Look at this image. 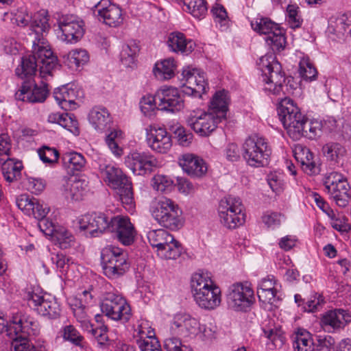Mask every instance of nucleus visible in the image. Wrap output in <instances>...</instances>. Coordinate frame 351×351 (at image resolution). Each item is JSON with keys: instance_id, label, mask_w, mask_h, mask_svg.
Here are the masks:
<instances>
[{"instance_id": "cd10ccee", "label": "nucleus", "mask_w": 351, "mask_h": 351, "mask_svg": "<svg viewBox=\"0 0 351 351\" xmlns=\"http://www.w3.org/2000/svg\"><path fill=\"white\" fill-rule=\"evenodd\" d=\"M295 160L300 163L302 170L308 175L313 176L318 174L319 164L314 158L313 154L310 149L302 145H297L293 149Z\"/></svg>"}, {"instance_id": "680f3d73", "label": "nucleus", "mask_w": 351, "mask_h": 351, "mask_svg": "<svg viewBox=\"0 0 351 351\" xmlns=\"http://www.w3.org/2000/svg\"><path fill=\"white\" fill-rule=\"evenodd\" d=\"M152 185L156 191L165 192L171 190L173 186V181L167 176L158 174L154 177Z\"/></svg>"}, {"instance_id": "a18cd8bd", "label": "nucleus", "mask_w": 351, "mask_h": 351, "mask_svg": "<svg viewBox=\"0 0 351 351\" xmlns=\"http://www.w3.org/2000/svg\"><path fill=\"white\" fill-rule=\"evenodd\" d=\"M123 301H125V298L121 295L114 292H106L101 303V310L103 313L108 315Z\"/></svg>"}, {"instance_id": "09e8293b", "label": "nucleus", "mask_w": 351, "mask_h": 351, "mask_svg": "<svg viewBox=\"0 0 351 351\" xmlns=\"http://www.w3.org/2000/svg\"><path fill=\"white\" fill-rule=\"evenodd\" d=\"M138 51L135 45H124L120 53L121 63L126 67H132L135 63L136 56Z\"/></svg>"}, {"instance_id": "473e14b6", "label": "nucleus", "mask_w": 351, "mask_h": 351, "mask_svg": "<svg viewBox=\"0 0 351 351\" xmlns=\"http://www.w3.org/2000/svg\"><path fill=\"white\" fill-rule=\"evenodd\" d=\"M348 322L346 311L335 309L326 312L321 319V324L325 330L330 332L343 328Z\"/></svg>"}, {"instance_id": "ea45409f", "label": "nucleus", "mask_w": 351, "mask_h": 351, "mask_svg": "<svg viewBox=\"0 0 351 351\" xmlns=\"http://www.w3.org/2000/svg\"><path fill=\"white\" fill-rule=\"evenodd\" d=\"M69 304L77 321L80 323L81 327L84 330L90 328L91 323L90 317L87 313V307L82 304V299L70 298Z\"/></svg>"}, {"instance_id": "aec40b11", "label": "nucleus", "mask_w": 351, "mask_h": 351, "mask_svg": "<svg viewBox=\"0 0 351 351\" xmlns=\"http://www.w3.org/2000/svg\"><path fill=\"white\" fill-rule=\"evenodd\" d=\"M111 217L103 213H92L82 215L79 219V226L81 230L85 231L86 236L90 237H99L105 231L109 230Z\"/></svg>"}, {"instance_id": "1a4fd4ad", "label": "nucleus", "mask_w": 351, "mask_h": 351, "mask_svg": "<svg viewBox=\"0 0 351 351\" xmlns=\"http://www.w3.org/2000/svg\"><path fill=\"white\" fill-rule=\"evenodd\" d=\"M218 214L221 223L227 228L234 229L245 221V207L238 197L228 195L219 204Z\"/></svg>"}, {"instance_id": "c756f323", "label": "nucleus", "mask_w": 351, "mask_h": 351, "mask_svg": "<svg viewBox=\"0 0 351 351\" xmlns=\"http://www.w3.org/2000/svg\"><path fill=\"white\" fill-rule=\"evenodd\" d=\"M178 163L183 171L192 177H202L207 171V166L204 160L193 154H182Z\"/></svg>"}, {"instance_id": "f3484780", "label": "nucleus", "mask_w": 351, "mask_h": 351, "mask_svg": "<svg viewBox=\"0 0 351 351\" xmlns=\"http://www.w3.org/2000/svg\"><path fill=\"white\" fill-rule=\"evenodd\" d=\"M200 324L188 313H177L169 326V337L166 339H179L195 336L200 329Z\"/></svg>"}, {"instance_id": "412c9836", "label": "nucleus", "mask_w": 351, "mask_h": 351, "mask_svg": "<svg viewBox=\"0 0 351 351\" xmlns=\"http://www.w3.org/2000/svg\"><path fill=\"white\" fill-rule=\"evenodd\" d=\"M84 23L75 15H64L58 21V28L61 32L60 39L66 43H75L84 34Z\"/></svg>"}, {"instance_id": "7ed1b4c3", "label": "nucleus", "mask_w": 351, "mask_h": 351, "mask_svg": "<svg viewBox=\"0 0 351 351\" xmlns=\"http://www.w3.org/2000/svg\"><path fill=\"white\" fill-rule=\"evenodd\" d=\"M191 288L195 302L199 307L213 310L221 304V290L212 280L210 273L200 271L191 279Z\"/></svg>"}, {"instance_id": "69168bd1", "label": "nucleus", "mask_w": 351, "mask_h": 351, "mask_svg": "<svg viewBox=\"0 0 351 351\" xmlns=\"http://www.w3.org/2000/svg\"><path fill=\"white\" fill-rule=\"evenodd\" d=\"M63 338L71 342L75 346H81L83 337L80 332L71 325L66 326L64 328Z\"/></svg>"}, {"instance_id": "338daca9", "label": "nucleus", "mask_w": 351, "mask_h": 351, "mask_svg": "<svg viewBox=\"0 0 351 351\" xmlns=\"http://www.w3.org/2000/svg\"><path fill=\"white\" fill-rule=\"evenodd\" d=\"M84 330L90 334L100 344H104L108 341L107 326L104 325L94 328V326L91 324L90 328H86Z\"/></svg>"}, {"instance_id": "5701e85b", "label": "nucleus", "mask_w": 351, "mask_h": 351, "mask_svg": "<svg viewBox=\"0 0 351 351\" xmlns=\"http://www.w3.org/2000/svg\"><path fill=\"white\" fill-rule=\"evenodd\" d=\"M145 131L147 144L152 151L165 154L171 149V136L165 128L151 125L145 129Z\"/></svg>"}, {"instance_id": "a211bd4d", "label": "nucleus", "mask_w": 351, "mask_h": 351, "mask_svg": "<svg viewBox=\"0 0 351 351\" xmlns=\"http://www.w3.org/2000/svg\"><path fill=\"white\" fill-rule=\"evenodd\" d=\"M182 75V80L185 81L182 89V92L184 95L201 97L202 95L205 93L206 89L208 88L205 73L197 69L184 68Z\"/></svg>"}, {"instance_id": "a878e982", "label": "nucleus", "mask_w": 351, "mask_h": 351, "mask_svg": "<svg viewBox=\"0 0 351 351\" xmlns=\"http://www.w3.org/2000/svg\"><path fill=\"white\" fill-rule=\"evenodd\" d=\"M49 94L47 84L43 82L38 86L31 82H23L21 88L15 93V99L18 101L28 103H43Z\"/></svg>"}, {"instance_id": "f704fd0d", "label": "nucleus", "mask_w": 351, "mask_h": 351, "mask_svg": "<svg viewBox=\"0 0 351 351\" xmlns=\"http://www.w3.org/2000/svg\"><path fill=\"white\" fill-rule=\"evenodd\" d=\"M88 119L92 126L99 132L106 131L112 123L110 113L105 108L95 107L88 115Z\"/></svg>"}, {"instance_id": "49530a36", "label": "nucleus", "mask_w": 351, "mask_h": 351, "mask_svg": "<svg viewBox=\"0 0 351 351\" xmlns=\"http://www.w3.org/2000/svg\"><path fill=\"white\" fill-rule=\"evenodd\" d=\"M106 316L112 320L119 321L121 323H126L132 317L131 308L125 300L123 302L113 310V312L111 311Z\"/></svg>"}, {"instance_id": "c85d7f7f", "label": "nucleus", "mask_w": 351, "mask_h": 351, "mask_svg": "<svg viewBox=\"0 0 351 351\" xmlns=\"http://www.w3.org/2000/svg\"><path fill=\"white\" fill-rule=\"evenodd\" d=\"M36 15H41L44 16L47 19V23L49 24L47 15L45 12L36 13L32 16L28 14L27 8L25 7H21L10 13L5 12L3 16V20L7 21L10 19L13 24H16L18 26L21 27H25L29 25V32L28 33V35L29 36V39L32 40H35V34H34V31H33L32 25Z\"/></svg>"}, {"instance_id": "c9c22d12", "label": "nucleus", "mask_w": 351, "mask_h": 351, "mask_svg": "<svg viewBox=\"0 0 351 351\" xmlns=\"http://www.w3.org/2000/svg\"><path fill=\"white\" fill-rule=\"evenodd\" d=\"M88 190V182L85 180L71 179L64 185V193L67 199L81 200Z\"/></svg>"}, {"instance_id": "b1692460", "label": "nucleus", "mask_w": 351, "mask_h": 351, "mask_svg": "<svg viewBox=\"0 0 351 351\" xmlns=\"http://www.w3.org/2000/svg\"><path fill=\"white\" fill-rule=\"evenodd\" d=\"M109 232H114L119 242L124 245H131L136 234L134 225L127 216L111 217Z\"/></svg>"}, {"instance_id": "3c124183", "label": "nucleus", "mask_w": 351, "mask_h": 351, "mask_svg": "<svg viewBox=\"0 0 351 351\" xmlns=\"http://www.w3.org/2000/svg\"><path fill=\"white\" fill-rule=\"evenodd\" d=\"M284 220V216L276 212L267 211L263 214L262 221L263 223L271 229L278 228Z\"/></svg>"}, {"instance_id": "bb28decb", "label": "nucleus", "mask_w": 351, "mask_h": 351, "mask_svg": "<svg viewBox=\"0 0 351 351\" xmlns=\"http://www.w3.org/2000/svg\"><path fill=\"white\" fill-rule=\"evenodd\" d=\"M16 205L25 215L33 216L36 219L46 217L49 212V207L44 202L26 195H22L16 199Z\"/></svg>"}, {"instance_id": "dca6fc26", "label": "nucleus", "mask_w": 351, "mask_h": 351, "mask_svg": "<svg viewBox=\"0 0 351 351\" xmlns=\"http://www.w3.org/2000/svg\"><path fill=\"white\" fill-rule=\"evenodd\" d=\"M38 332V325L34 319L29 315L12 313L10 324L6 328V335L10 339L27 338L36 335Z\"/></svg>"}, {"instance_id": "9b49d317", "label": "nucleus", "mask_w": 351, "mask_h": 351, "mask_svg": "<svg viewBox=\"0 0 351 351\" xmlns=\"http://www.w3.org/2000/svg\"><path fill=\"white\" fill-rule=\"evenodd\" d=\"M150 245L156 248L158 255L165 259H176L182 250L180 243L173 236L163 229L152 230L147 232Z\"/></svg>"}, {"instance_id": "2f4dec72", "label": "nucleus", "mask_w": 351, "mask_h": 351, "mask_svg": "<svg viewBox=\"0 0 351 351\" xmlns=\"http://www.w3.org/2000/svg\"><path fill=\"white\" fill-rule=\"evenodd\" d=\"M79 94V90L68 84L56 88L53 91V97L62 109L71 110L75 108V100Z\"/></svg>"}, {"instance_id": "0e129e2a", "label": "nucleus", "mask_w": 351, "mask_h": 351, "mask_svg": "<svg viewBox=\"0 0 351 351\" xmlns=\"http://www.w3.org/2000/svg\"><path fill=\"white\" fill-rule=\"evenodd\" d=\"M38 155L43 162L53 164L58 161L59 154L55 148L44 147L39 149Z\"/></svg>"}, {"instance_id": "79ce46f5", "label": "nucleus", "mask_w": 351, "mask_h": 351, "mask_svg": "<svg viewBox=\"0 0 351 351\" xmlns=\"http://www.w3.org/2000/svg\"><path fill=\"white\" fill-rule=\"evenodd\" d=\"M64 58V63L70 69L76 70L88 62L89 56L86 50L75 49L69 51Z\"/></svg>"}, {"instance_id": "e433bc0d", "label": "nucleus", "mask_w": 351, "mask_h": 351, "mask_svg": "<svg viewBox=\"0 0 351 351\" xmlns=\"http://www.w3.org/2000/svg\"><path fill=\"white\" fill-rule=\"evenodd\" d=\"M104 138V141L108 149L117 157L123 154L121 147V142L124 138L123 132L119 128H108Z\"/></svg>"}, {"instance_id": "6e6552de", "label": "nucleus", "mask_w": 351, "mask_h": 351, "mask_svg": "<svg viewBox=\"0 0 351 351\" xmlns=\"http://www.w3.org/2000/svg\"><path fill=\"white\" fill-rule=\"evenodd\" d=\"M242 149L243 158L250 166L260 167L268 165L271 149L265 138L257 134L250 136L243 144Z\"/></svg>"}, {"instance_id": "f03ea898", "label": "nucleus", "mask_w": 351, "mask_h": 351, "mask_svg": "<svg viewBox=\"0 0 351 351\" xmlns=\"http://www.w3.org/2000/svg\"><path fill=\"white\" fill-rule=\"evenodd\" d=\"M229 100L228 91L222 90L216 92L208 111L191 112L186 117L187 125L199 136L210 135L215 130L217 125L226 119Z\"/></svg>"}, {"instance_id": "864d4df0", "label": "nucleus", "mask_w": 351, "mask_h": 351, "mask_svg": "<svg viewBox=\"0 0 351 351\" xmlns=\"http://www.w3.org/2000/svg\"><path fill=\"white\" fill-rule=\"evenodd\" d=\"M328 215L331 219L332 227L339 232H346L349 230L348 219L342 215L334 213L332 210H329Z\"/></svg>"}, {"instance_id": "5fc2aeb1", "label": "nucleus", "mask_w": 351, "mask_h": 351, "mask_svg": "<svg viewBox=\"0 0 351 351\" xmlns=\"http://www.w3.org/2000/svg\"><path fill=\"white\" fill-rule=\"evenodd\" d=\"M325 300L320 293H315L304 304L303 308L307 312H315L319 311L324 304Z\"/></svg>"}, {"instance_id": "6e6d98bb", "label": "nucleus", "mask_w": 351, "mask_h": 351, "mask_svg": "<svg viewBox=\"0 0 351 351\" xmlns=\"http://www.w3.org/2000/svg\"><path fill=\"white\" fill-rule=\"evenodd\" d=\"M51 261L55 265L57 271L61 274H64L69 267L71 260L62 253H57L51 254Z\"/></svg>"}, {"instance_id": "de8ad7c7", "label": "nucleus", "mask_w": 351, "mask_h": 351, "mask_svg": "<svg viewBox=\"0 0 351 351\" xmlns=\"http://www.w3.org/2000/svg\"><path fill=\"white\" fill-rule=\"evenodd\" d=\"M299 73L304 80L312 81L315 79L317 72L308 57L304 56L300 59Z\"/></svg>"}, {"instance_id": "4c0bfd02", "label": "nucleus", "mask_w": 351, "mask_h": 351, "mask_svg": "<svg viewBox=\"0 0 351 351\" xmlns=\"http://www.w3.org/2000/svg\"><path fill=\"white\" fill-rule=\"evenodd\" d=\"M1 162L2 174L8 182L11 183L21 179V171L23 168L21 161L6 158Z\"/></svg>"}, {"instance_id": "20e7f679", "label": "nucleus", "mask_w": 351, "mask_h": 351, "mask_svg": "<svg viewBox=\"0 0 351 351\" xmlns=\"http://www.w3.org/2000/svg\"><path fill=\"white\" fill-rule=\"evenodd\" d=\"M99 171L105 182L116 190L124 208L129 212H133L134 201L132 183L128 177L119 168L111 164L100 163Z\"/></svg>"}, {"instance_id": "423d86ee", "label": "nucleus", "mask_w": 351, "mask_h": 351, "mask_svg": "<svg viewBox=\"0 0 351 351\" xmlns=\"http://www.w3.org/2000/svg\"><path fill=\"white\" fill-rule=\"evenodd\" d=\"M151 213L160 226L171 230H177L183 226L182 212L178 204L170 199L162 197L154 202Z\"/></svg>"}, {"instance_id": "6ab92c4d", "label": "nucleus", "mask_w": 351, "mask_h": 351, "mask_svg": "<svg viewBox=\"0 0 351 351\" xmlns=\"http://www.w3.org/2000/svg\"><path fill=\"white\" fill-rule=\"evenodd\" d=\"M93 14L98 17L99 21L110 26L116 27L123 21L121 8L108 0H93Z\"/></svg>"}, {"instance_id": "bf43d9fd", "label": "nucleus", "mask_w": 351, "mask_h": 351, "mask_svg": "<svg viewBox=\"0 0 351 351\" xmlns=\"http://www.w3.org/2000/svg\"><path fill=\"white\" fill-rule=\"evenodd\" d=\"M156 96H154L151 94H147L144 95L141 99L139 105L141 110V112L145 116H150L152 112L157 108L156 102Z\"/></svg>"}, {"instance_id": "9d476101", "label": "nucleus", "mask_w": 351, "mask_h": 351, "mask_svg": "<svg viewBox=\"0 0 351 351\" xmlns=\"http://www.w3.org/2000/svg\"><path fill=\"white\" fill-rule=\"evenodd\" d=\"M101 265L104 274L116 279L123 275L129 268L126 254L123 250L114 245H108L101 252Z\"/></svg>"}, {"instance_id": "4be33fe9", "label": "nucleus", "mask_w": 351, "mask_h": 351, "mask_svg": "<svg viewBox=\"0 0 351 351\" xmlns=\"http://www.w3.org/2000/svg\"><path fill=\"white\" fill-rule=\"evenodd\" d=\"M126 166L136 175H146L153 171L158 167L156 158L148 152H130L125 158Z\"/></svg>"}, {"instance_id": "f8f14e48", "label": "nucleus", "mask_w": 351, "mask_h": 351, "mask_svg": "<svg viewBox=\"0 0 351 351\" xmlns=\"http://www.w3.org/2000/svg\"><path fill=\"white\" fill-rule=\"evenodd\" d=\"M325 191L340 207H346L351 201V189L347 180L340 173L332 171L324 178Z\"/></svg>"}, {"instance_id": "2eb2a0df", "label": "nucleus", "mask_w": 351, "mask_h": 351, "mask_svg": "<svg viewBox=\"0 0 351 351\" xmlns=\"http://www.w3.org/2000/svg\"><path fill=\"white\" fill-rule=\"evenodd\" d=\"M254 302V291L247 282H237L229 287L227 303L230 308L236 311H245Z\"/></svg>"}, {"instance_id": "774afa93", "label": "nucleus", "mask_w": 351, "mask_h": 351, "mask_svg": "<svg viewBox=\"0 0 351 351\" xmlns=\"http://www.w3.org/2000/svg\"><path fill=\"white\" fill-rule=\"evenodd\" d=\"M164 348L166 351H193L191 348L182 345L179 339H165Z\"/></svg>"}, {"instance_id": "0eeeda50", "label": "nucleus", "mask_w": 351, "mask_h": 351, "mask_svg": "<svg viewBox=\"0 0 351 351\" xmlns=\"http://www.w3.org/2000/svg\"><path fill=\"white\" fill-rule=\"evenodd\" d=\"M278 114L284 128L291 138L298 140L303 136L304 128L306 127V119L292 100L285 98L282 101Z\"/></svg>"}, {"instance_id": "393cba45", "label": "nucleus", "mask_w": 351, "mask_h": 351, "mask_svg": "<svg viewBox=\"0 0 351 351\" xmlns=\"http://www.w3.org/2000/svg\"><path fill=\"white\" fill-rule=\"evenodd\" d=\"M159 100L158 109L171 112H178L184 108V99L178 89L163 86L156 93Z\"/></svg>"}, {"instance_id": "13d9d810", "label": "nucleus", "mask_w": 351, "mask_h": 351, "mask_svg": "<svg viewBox=\"0 0 351 351\" xmlns=\"http://www.w3.org/2000/svg\"><path fill=\"white\" fill-rule=\"evenodd\" d=\"M137 344L141 351H162L160 345L154 336H147L145 339H137Z\"/></svg>"}, {"instance_id": "603ef678", "label": "nucleus", "mask_w": 351, "mask_h": 351, "mask_svg": "<svg viewBox=\"0 0 351 351\" xmlns=\"http://www.w3.org/2000/svg\"><path fill=\"white\" fill-rule=\"evenodd\" d=\"M325 156L330 160H336L345 153V149L339 143H328L323 147Z\"/></svg>"}, {"instance_id": "7c9ffc66", "label": "nucleus", "mask_w": 351, "mask_h": 351, "mask_svg": "<svg viewBox=\"0 0 351 351\" xmlns=\"http://www.w3.org/2000/svg\"><path fill=\"white\" fill-rule=\"evenodd\" d=\"M276 293L277 282L274 276H268L260 281L257 290L260 302L272 305L278 300Z\"/></svg>"}, {"instance_id": "e2e57ef3", "label": "nucleus", "mask_w": 351, "mask_h": 351, "mask_svg": "<svg viewBox=\"0 0 351 351\" xmlns=\"http://www.w3.org/2000/svg\"><path fill=\"white\" fill-rule=\"evenodd\" d=\"M171 131L174 133L180 145L188 146L193 139V134L186 131L184 127L181 125H175L171 128Z\"/></svg>"}, {"instance_id": "58836bf2", "label": "nucleus", "mask_w": 351, "mask_h": 351, "mask_svg": "<svg viewBox=\"0 0 351 351\" xmlns=\"http://www.w3.org/2000/svg\"><path fill=\"white\" fill-rule=\"evenodd\" d=\"M294 351H314V342L311 334L304 328H298L293 335Z\"/></svg>"}, {"instance_id": "ddd939ff", "label": "nucleus", "mask_w": 351, "mask_h": 351, "mask_svg": "<svg viewBox=\"0 0 351 351\" xmlns=\"http://www.w3.org/2000/svg\"><path fill=\"white\" fill-rule=\"evenodd\" d=\"M251 26L258 34L266 36L265 40L274 51L279 52L284 49L286 39L278 24L268 18H260L252 21Z\"/></svg>"}, {"instance_id": "052dcab7", "label": "nucleus", "mask_w": 351, "mask_h": 351, "mask_svg": "<svg viewBox=\"0 0 351 351\" xmlns=\"http://www.w3.org/2000/svg\"><path fill=\"white\" fill-rule=\"evenodd\" d=\"M306 127L304 128L303 136L314 139L319 136L322 132V123L317 120L308 121L306 120Z\"/></svg>"}, {"instance_id": "4468645a", "label": "nucleus", "mask_w": 351, "mask_h": 351, "mask_svg": "<svg viewBox=\"0 0 351 351\" xmlns=\"http://www.w3.org/2000/svg\"><path fill=\"white\" fill-rule=\"evenodd\" d=\"M25 298L28 306L40 315L51 319L59 317L60 306L51 296L43 294L38 289H34L28 291Z\"/></svg>"}, {"instance_id": "39448f33", "label": "nucleus", "mask_w": 351, "mask_h": 351, "mask_svg": "<svg viewBox=\"0 0 351 351\" xmlns=\"http://www.w3.org/2000/svg\"><path fill=\"white\" fill-rule=\"evenodd\" d=\"M261 70L263 89L269 95L280 96L283 93V84L285 82L284 73L280 64L273 54L262 56L258 62Z\"/></svg>"}, {"instance_id": "8fccbe9b", "label": "nucleus", "mask_w": 351, "mask_h": 351, "mask_svg": "<svg viewBox=\"0 0 351 351\" xmlns=\"http://www.w3.org/2000/svg\"><path fill=\"white\" fill-rule=\"evenodd\" d=\"M53 236L58 242L61 248H67L73 241V236L64 228H56Z\"/></svg>"}, {"instance_id": "72a5a7b5", "label": "nucleus", "mask_w": 351, "mask_h": 351, "mask_svg": "<svg viewBox=\"0 0 351 351\" xmlns=\"http://www.w3.org/2000/svg\"><path fill=\"white\" fill-rule=\"evenodd\" d=\"M167 44L171 51L183 54H189L195 47L192 40H187L182 33L178 32L169 34Z\"/></svg>"}, {"instance_id": "c03bdc74", "label": "nucleus", "mask_w": 351, "mask_h": 351, "mask_svg": "<svg viewBox=\"0 0 351 351\" xmlns=\"http://www.w3.org/2000/svg\"><path fill=\"white\" fill-rule=\"evenodd\" d=\"M183 10L200 19L205 16L208 9L205 0H184Z\"/></svg>"}, {"instance_id": "37998d69", "label": "nucleus", "mask_w": 351, "mask_h": 351, "mask_svg": "<svg viewBox=\"0 0 351 351\" xmlns=\"http://www.w3.org/2000/svg\"><path fill=\"white\" fill-rule=\"evenodd\" d=\"M63 165L73 171H81L84 167L86 160L82 154L77 152H66L62 156Z\"/></svg>"}, {"instance_id": "4d7b16f0", "label": "nucleus", "mask_w": 351, "mask_h": 351, "mask_svg": "<svg viewBox=\"0 0 351 351\" xmlns=\"http://www.w3.org/2000/svg\"><path fill=\"white\" fill-rule=\"evenodd\" d=\"M11 351H42L37 348L27 338L12 339Z\"/></svg>"}, {"instance_id": "f257e3e1", "label": "nucleus", "mask_w": 351, "mask_h": 351, "mask_svg": "<svg viewBox=\"0 0 351 351\" xmlns=\"http://www.w3.org/2000/svg\"><path fill=\"white\" fill-rule=\"evenodd\" d=\"M32 27L35 34V40H32V54L23 57L15 71L16 75L21 79L34 75L38 68L40 77H46L58 65L57 57L53 55L44 37L50 27L47 19L41 15H36Z\"/></svg>"}, {"instance_id": "a19ab883", "label": "nucleus", "mask_w": 351, "mask_h": 351, "mask_svg": "<svg viewBox=\"0 0 351 351\" xmlns=\"http://www.w3.org/2000/svg\"><path fill=\"white\" fill-rule=\"evenodd\" d=\"M176 69V62L173 58H167L157 62L153 69L155 77L160 80H167L172 78Z\"/></svg>"}]
</instances>
